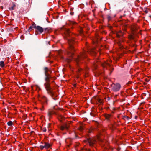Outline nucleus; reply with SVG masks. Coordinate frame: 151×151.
I'll list each match as a JSON object with an SVG mask.
<instances>
[{
    "mask_svg": "<svg viewBox=\"0 0 151 151\" xmlns=\"http://www.w3.org/2000/svg\"><path fill=\"white\" fill-rule=\"evenodd\" d=\"M63 29L65 30L66 38L69 44V48L67 51V54L68 55L71 57V58H66L64 59V57L62 56H61L60 57L61 58L64 59L65 61L69 63L72 60V59L73 58L72 56L74 55L73 52L76 50L74 47L75 44L76 42L74 40V37L71 35V34L69 29L66 28Z\"/></svg>",
    "mask_w": 151,
    "mask_h": 151,
    "instance_id": "1",
    "label": "nucleus"
},
{
    "mask_svg": "<svg viewBox=\"0 0 151 151\" xmlns=\"http://www.w3.org/2000/svg\"><path fill=\"white\" fill-rule=\"evenodd\" d=\"M43 69L45 76L44 79L45 81L44 84V86H45V88L47 89L50 87L49 85H50V79L52 78V77L50 74L48 73L49 69L48 67H44Z\"/></svg>",
    "mask_w": 151,
    "mask_h": 151,
    "instance_id": "2",
    "label": "nucleus"
},
{
    "mask_svg": "<svg viewBox=\"0 0 151 151\" xmlns=\"http://www.w3.org/2000/svg\"><path fill=\"white\" fill-rule=\"evenodd\" d=\"M49 87H50L47 89L45 88L47 91V93L48 95L51 96L54 100L55 101L57 99L56 97L57 96V95H55L53 91L52 90V88L50 85H49Z\"/></svg>",
    "mask_w": 151,
    "mask_h": 151,
    "instance_id": "3",
    "label": "nucleus"
},
{
    "mask_svg": "<svg viewBox=\"0 0 151 151\" xmlns=\"http://www.w3.org/2000/svg\"><path fill=\"white\" fill-rule=\"evenodd\" d=\"M111 90L114 92L119 91L121 88V85L119 83H116L111 85Z\"/></svg>",
    "mask_w": 151,
    "mask_h": 151,
    "instance_id": "4",
    "label": "nucleus"
},
{
    "mask_svg": "<svg viewBox=\"0 0 151 151\" xmlns=\"http://www.w3.org/2000/svg\"><path fill=\"white\" fill-rule=\"evenodd\" d=\"M86 57L85 53L83 52L81 55H78L77 58L74 59V60L77 64H78L80 62H81L84 58Z\"/></svg>",
    "mask_w": 151,
    "mask_h": 151,
    "instance_id": "5",
    "label": "nucleus"
},
{
    "mask_svg": "<svg viewBox=\"0 0 151 151\" xmlns=\"http://www.w3.org/2000/svg\"><path fill=\"white\" fill-rule=\"evenodd\" d=\"M35 29L36 31H35V33L36 35L38 34V32H40V34H41L44 31L43 28L39 26H36Z\"/></svg>",
    "mask_w": 151,
    "mask_h": 151,
    "instance_id": "6",
    "label": "nucleus"
},
{
    "mask_svg": "<svg viewBox=\"0 0 151 151\" xmlns=\"http://www.w3.org/2000/svg\"><path fill=\"white\" fill-rule=\"evenodd\" d=\"M69 125L67 123H64L63 125L60 127L61 129L63 130L65 129L68 130L70 127Z\"/></svg>",
    "mask_w": 151,
    "mask_h": 151,
    "instance_id": "7",
    "label": "nucleus"
},
{
    "mask_svg": "<svg viewBox=\"0 0 151 151\" xmlns=\"http://www.w3.org/2000/svg\"><path fill=\"white\" fill-rule=\"evenodd\" d=\"M87 142L89 144L90 146H93L94 143L95 141L91 139L90 138L86 140Z\"/></svg>",
    "mask_w": 151,
    "mask_h": 151,
    "instance_id": "8",
    "label": "nucleus"
},
{
    "mask_svg": "<svg viewBox=\"0 0 151 151\" xmlns=\"http://www.w3.org/2000/svg\"><path fill=\"white\" fill-rule=\"evenodd\" d=\"M36 26V24H35V23L33 22L32 25L29 27V28L28 29V31H29L33 28L35 29Z\"/></svg>",
    "mask_w": 151,
    "mask_h": 151,
    "instance_id": "9",
    "label": "nucleus"
},
{
    "mask_svg": "<svg viewBox=\"0 0 151 151\" xmlns=\"http://www.w3.org/2000/svg\"><path fill=\"white\" fill-rule=\"evenodd\" d=\"M42 99L43 101L44 102L45 104H47V98L45 96H43L42 98Z\"/></svg>",
    "mask_w": 151,
    "mask_h": 151,
    "instance_id": "10",
    "label": "nucleus"
},
{
    "mask_svg": "<svg viewBox=\"0 0 151 151\" xmlns=\"http://www.w3.org/2000/svg\"><path fill=\"white\" fill-rule=\"evenodd\" d=\"M92 112H91L90 113V115L92 116H94L96 114L95 113L96 112L95 110H93L92 111Z\"/></svg>",
    "mask_w": 151,
    "mask_h": 151,
    "instance_id": "11",
    "label": "nucleus"
},
{
    "mask_svg": "<svg viewBox=\"0 0 151 151\" xmlns=\"http://www.w3.org/2000/svg\"><path fill=\"white\" fill-rule=\"evenodd\" d=\"M45 148H47L50 147L51 145L50 144L47 142L45 143V145H44Z\"/></svg>",
    "mask_w": 151,
    "mask_h": 151,
    "instance_id": "12",
    "label": "nucleus"
},
{
    "mask_svg": "<svg viewBox=\"0 0 151 151\" xmlns=\"http://www.w3.org/2000/svg\"><path fill=\"white\" fill-rule=\"evenodd\" d=\"M4 64L3 61H1L0 62V66L1 68H3L4 66Z\"/></svg>",
    "mask_w": 151,
    "mask_h": 151,
    "instance_id": "13",
    "label": "nucleus"
},
{
    "mask_svg": "<svg viewBox=\"0 0 151 151\" xmlns=\"http://www.w3.org/2000/svg\"><path fill=\"white\" fill-rule=\"evenodd\" d=\"M57 116H58V119H59V121H60V122H61V119L62 118V116L60 115V114H58V115H57Z\"/></svg>",
    "mask_w": 151,
    "mask_h": 151,
    "instance_id": "14",
    "label": "nucleus"
},
{
    "mask_svg": "<svg viewBox=\"0 0 151 151\" xmlns=\"http://www.w3.org/2000/svg\"><path fill=\"white\" fill-rule=\"evenodd\" d=\"M16 5L13 3L12 6L10 7V9H16L15 8L16 6Z\"/></svg>",
    "mask_w": 151,
    "mask_h": 151,
    "instance_id": "15",
    "label": "nucleus"
},
{
    "mask_svg": "<svg viewBox=\"0 0 151 151\" xmlns=\"http://www.w3.org/2000/svg\"><path fill=\"white\" fill-rule=\"evenodd\" d=\"M7 125L9 126H11L12 125V122L11 121H9L7 122Z\"/></svg>",
    "mask_w": 151,
    "mask_h": 151,
    "instance_id": "16",
    "label": "nucleus"
},
{
    "mask_svg": "<svg viewBox=\"0 0 151 151\" xmlns=\"http://www.w3.org/2000/svg\"><path fill=\"white\" fill-rule=\"evenodd\" d=\"M89 52L91 54H93V55H94L95 53V52L92 49H91L90 51Z\"/></svg>",
    "mask_w": 151,
    "mask_h": 151,
    "instance_id": "17",
    "label": "nucleus"
},
{
    "mask_svg": "<svg viewBox=\"0 0 151 151\" xmlns=\"http://www.w3.org/2000/svg\"><path fill=\"white\" fill-rule=\"evenodd\" d=\"M52 112L50 111H48L47 113V115L48 116H49V117H51V115H52Z\"/></svg>",
    "mask_w": 151,
    "mask_h": 151,
    "instance_id": "18",
    "label": "nucleus"
},
{
    "mask_svg": "<svg viewBox=\"0 0 151 151\" xmlns=\"http://www.w3.org/2000/svg\"><path fill=\"white\" fill-rule=\"evenodd\" d=\"M119 33H121V35H119L118 34H116V36L117 37H120L121 36H122L123 35V34H122V32L121 31H119Z\"/></svg>",
    "mask_w": 151,
    "mask_h": 151,
    "instance_id": "19",
    "label": "nucleus"
},
{
    "mask_svg": "<svg viewBox=\"0 0 151 151\" xmlns=\"http://www.w3.org/2000/svg\"><path fill=\"white\" fill-rule=\"evenodd\" d=\"M69 22H70V25H74L75 24H76V23L75 22H73V21H69Z\"/></svg>",
    "mask_w": 151,
    "mask_h": 151,
    "instance_id": "20",
    "label": "nucleus"
},
{
    "mask_svg": "<svg viewBox=\"0 0 151 151\" xmlns=\"http://www.w3.org/2000/svg\"><path fill=\"white\" fill-rule=\"evenodd\" d=\"M107 17L109 21H110V20H111V17L110 15H107Z\"/></svg>",
    "mask_w": 151,
    "mask_h": 151,
    "instance_id": "21",
    "label": "nucleus"
},
{
    "mask_svg": "<svg viewBox=\"0 0 151 151\" xmlns=\"http://www.w3.org/2000/svg\"><path fill=\"white\" fill-rule=\"evenodd\" d=\"M98 101L101 104H103L102 101L101 99H98Z\"/></svg>",
    "mask_w": 151,
    "mask_h": 151,
    "instance_id": "22",
    "label": "nucleus"
},
{
    "mask_svg": "<svg viewBox=\"0 0 151 151\" xmlns=\"http://www.w3.org/2000/svg\"><path fill=\"white\" fill-rule=\"evenodd\" d=\"M84 6V5L83 4H80L79 6H78V7L82 9L83 8Z\"/></svg>",
    "mask_w": 151,
    "mask_h": 151,
    "instance_id": "23",
    "label": "nucleus"
},
{
    "mask_svg": "<svg viewBox=\"0 0 151 151\" xmlns=\"http://www.w3.org/2000/svg\"><path fill=\"white\" fill-rule=\"evenodd\" d=\"M44 31H45L46 32H48V29L47 28H46L43 29Z\"/></svg>",
    "mask_w": 151,
    "mask_h": 151,
    "instance_id": "24",
    "label": "nucleus"
},
{
    "mask_svg": "<svg viewBox=\"0 0 151 151\" xmlns=\"http://www.w3.org/2000/svg\"><path fill=\"white\" fill-rule=\"evenodd\" d=\"M43 132H45L46 131V129L45 128H41Z\"/></svg>",
    "mask_w": 151,
    "mask_h": 151,
    "instance_id": "25",
    "label": "nucleus"
},
{
    "mask_svg": "<svg viewBox=\"0 0 151 151\" xmlns=\"http://www.w3.org/2000/svg\"><path fill=\"white\" fill-rule=\"evenodd\" d=\"M40 148L42 150L44 148H45V146L44 145H40Z\"/></svg>",
    "mask_w": 151,
    "mask_h": 151,
    "instance_id": "26",
    "label": "nucleus"
},
{
    "mask_svg": "<svg viewBox=\"0 0 151 151\" xmlns=\"http://www.w3.org/2000/svg\"><path fill=\"white\" fill-rule=\"evenodd\" d=\"M110 116H111V115H108L106 116V118L107 119H108L110 117Z\"/></svg>",
    "mask_w": 151,
    "mask_h": 151,
    "instance_id": "27",
    "label": "nucleus"
},
{
    "mask_svg": "<svg viewBox=\"0 0 151 151\" xmlns=\"http://www.w3.org/2000/svg\"><path fill=\"white\" fill-rule=\"evenodd\" d=\"M106 65H108V66H110V65L109 63H106V64H105L104 65H103V66L105 67L106 66Z\"/></svg>",
    "mask_w": 151,
    "mask_h": 151,
    "instance_id": "28",
    "label": "nucleus"
},
{
    "mask_svg": "<svg viewBox=\"0 0 151 151\" xmlns=\"http://www.w3.org/2000/svg\"><path fill=\"white\" fill-rule=\"evenodd\" d=\"M83 127L81 126L80 127H79V129L81 130V131L82 130H83Z\"/></svg>",
    "mask_w": 151,
    "mask_h": 151,
    "instance_id": "29",
    "label": "nucleus"
},
{
    "mask_svg": "<svg viewBox=\"0 0 151 151\" xmlns=\"http://www.w3.org/2000/svg\"><path fill=\"white\" fill-rule=\"evenodd\" d=\"M125 119H127V120H129V118L128 116H126L125 117Z\"/></svg>",
    "mask_w": 151,
    "mask_h": 151,
    "instance_id": "30",
    "label": "nucleus"
},
{
    "mask_svg": "<svg viewBox=\"0 0 151 151\" xmlns=\"http://www.w3.org/2000/svg\"><path fill=\"white\" fill-rule=\"evenodd\" d=\"M9 31H13V28H9Z\"/></svg>",
    "mask_w": 151,
    "mask_h": 151,
    "instance_id": "31",
    "label": "nucleus"
},
{
    "mask_svg": "<svg viewBox=\"0 0 151 151\" xmlns=\"http://www.w3.org/2000/svg\"><path fill=\"white\" fill-rule=\"evenodd\" d=\"M53 114H55V115H57H57H58V114H57V113H56L55 112H54H54H53Z\"/></svg>",
    "mask_w": 151,
    "mask_h": 151,
    "instance_id": "32",
    "label": "nucleus"
},
{
    "mask_svg": "<svg viewBox=\"0 0 151 151\" xmlns=\"http://www.w3.org/2000/svg\"><path fill=\"white\" fill-rule=\"evenodd\" d=\"M148 10H145V13H147L148 12Z\"/></svg>",
    "mask_w": 151,
    "mask_h": 151,
    "instance_id": "33",
    "label": "nucleus"
},
{
    "mask_svg": "<svg viewBox=\"0 0 151 151\" xmlns=\"http://www.w3.org/2000/svg\"><path fill=\"white\" fill-rule=\"evenodd\" d=\"M53 109H56V110H57V109H59V110H60V108H58V109H56V108H55V107H54Z\"/></svg>",
    "mask_w": 151,
    "mask_h": 151,
    "instance_id": "34",
    "label": "nucleus"
},
{
    "mask_svg": "<svg viewBox=\"0 0 151 151\" xmlns=\"http://www.w3.org/2000/svg\"><path fill=\"white\" fill-rule=\"evenodd\" d=\"M73 14H74V12H70V14L71 15H72Z\"/></svg>",
    "mask_w": 151,
    "mask_h": 151,
    "instance_id": "35",
    "label": "nucleus"
},
{
    "mask_svg": "<svg viewBox=\"0 0 151 151\" xmlns=\"http://www.w3.org/2000/svg\"><path fill=\"white\" fill-rule=\"evenodd\" d=\"M82 70V69L81 68H79L78 70V71L79 72H80L81 71V70Z\"/></svg>",
    "mask_w": 151,
    "mask_h": 151,
    "instance_id": "36",
    "label": "nucleus"
},
{
    "mask_svg": "<svg viewBox=\"0 0 151 151\" xmlns=\"http://www.w3.org/2000/svg\"><path fill=\"white\" fill-rule=\"evenodd\" d=\"M74 87H76V84H74L73 86Z\"/></svg>",
    "mask_w": 151,
    "mask_h": 151,
    "instance_id": "37",
    "label": "nucleus"
},
{
    "mask_svg": "<svg viewBox=\"0 0 151 151\" xmlns=\"http://www.w3.org/2000/svg\"><path fill=\"white\" fill-rule=\"evenodd\" d=\"M59 8L60 9H61L62 8H61V7L62 8H63V6H59Z\"/></svg>",
    "mask_w": 151,
    "mask_h": 151,
    "instance_id": "38",
    "label": "nucleus"
},
{
    "mask_svg": "<svg viewBox=\"0 0 151 151\" xmlns=\"http://www.w3.org/2000/svg\"><path fill=\"white\" fill-rule=\"evenodd\" d=\"M1 9H3V6H1Z\"/></svg>",
    "mask_w": 151,
    "mask_h": 151,
    "instance_id": "39",
    "label": "nucleus"
},
{
    "mask_svg": "<svg viewBox=\"0 0 151 151\" xmlns=\"http://www.w3.org/2000/svg\"><path fill=\"white\" fill-rule=\"evenodd\" d=\"M137 116H135V119H137Z\"/></svg>",
    "mask_w": 151,
    "mask_h": 151,
    "instance_id": "40",
    "label": "nucleus"
},
{
    "mask_svg": "<svg viewBox=\"0 0 151 151\" xmlns=\"http://www.w3.org/2000/svg\"><path fill=\"white\" fill-rule=\"evenodd\" d=\"M131 38L132 39H133L134 38V37H133V36H132L131 37Z\"/></svg>",
    "mask_w": 151,
    "mask_h": 151,
    "instance_id": "41",
    "label": "nucleus"
},
{
    "mask_svg": "<svg viewBox=\"0 0 151 151\" xmlns=\"http://www.w3.org/2000/svg\"><path fill=\"white\" fill-rule=\"evenodd\" d=\"M113 69L112 70H111V73H110V74H111V73H112V71H113Z\"/></svg>",
    "mask_w": 151,
    "mask_h": 151,
    "instance_id": "42",
    "label": "nucleus"
},
{
    "mask_svg": "<svg viewBox=\"0 0 151 151\" xmlns=\"http://www.w3.org/2000/svg\"><path fill=\"white\" fill-rule=\"evenodd\" d=\"M110 100V98L109 97L108 98V100Z\"/></svg>",
    "mask_w": 151,
    "mask_h": 151,
    "instance_id": "43",
    "label": "nucleus"
},
{
    "mask_svg": "<svg viewBox=\"0 0 151 151\" xmlns=\"http://www.w3.org/2000/svg\"><path fill=\"white\" fill-rule=\"evenodd\" d=\"M73 9V8H71V7L70 9H71V10H72Z\"/></svg>",
    "mask_w": 151,
    "mask_h": 151,
    "instance_id": "44",
    "label": "nucleus"
},
{
    "mask_svg": "<svg viewBox=\"0 0 151 151\" xmlns=\"http://www.w3.org/2000/svg\"><path fill=\"white\" fill-rule=\"evenodd\" d=\"M95 10H92L93 12H95Z\"/></svg>",
    "mask_w": 151,
    "mask_h": 151,
    "instance_id": "45",
    "label": "nucleus"
},
{
    "mask_svg": "<svg viewBox=\"0 0 151 151\" xmlns=\"http://www.w3.org/2000/svg\"><path fill=\"white\" fill-rule=\"evenodd\" d=\"M120 148H118L117 150H120Z\"/></svg>",
    "mask_w": 151,
    "mask_h": 151,
    "instance_id": "46",
    "label": "nucleus"
},
{
    "mask_svg": "<svg viewBox=\"0 0 151 151\" xmlns=\"http://www.w3.org/2000/svg\"><path fill=\"white\" fill-rule=\"evenodd\" d=\"M122 16H120V18H122Z\"/></svg>",
    "mask_w": 151,
    "mask_h": 151,
    "instance_id": "47",
    "label": "nucleus"
},
{
    "mask_svg": "<svg viewBox=\"0 0 151 151\" xmlns=\"http://www.w3.org/2000/svg\"><path fill=\"white\" fill-rule=\"evenodd\" d=\"M60 1H58V3H59Z\"/></svg>",
    "mask_w": 151,
    "mask_h": 151,
    "instance_id": "48",
    "label": "nucleus"
},
{
    "mask_svg": "<svg viewBox=\"0 0 151 151\" xmlns=\"http://www.w3.org/2000/svg\"><path fill=\"white\" fill-rule=\"evenodd\" d=\"M68 140L67 139H66L65 140V142H67V141Z\"/></svg>",
    "mask_w": 151,
    "mask_h": 151,
    "instance_id": "49",
    "label": "nucleus"
},
{
    "mask_svg": "<svg viewBox=\"0 0 151 151\" xmlns=\"http://www.w3.org/2000/svg\"><path fill=\"white\" fill-rule=\"evenodd\" d=\"M50 124H49H49H48V125H49V126H50Z\"/></svg>",
    "mask_w": 151,
    "mask_h": 151,
    "instance_id": "50",
    "label": "nucleus"
},
{
    "mask_svg": "<svg viewBox=\"0 0 151 151\" xmlns=\"http://www.w3.org/2000/svg\"><path fill=\"white\" fill-rule=\"evenodd\" d=\"M125 117H126V116H124L123 117H124V118H125ZM123 119H124V118H123Z\"/></svg>",
    "mask_w": 151,
    "mask_h": 151,
    "instance_id": "51",
    "label": "nucleus"
},
{
    "mask_svg": "<svg viewBox=\"0 0 151 151\" xmlns=\"http://www.w3.org/2000/svg\"><path fill=\"white\" fill-rule=\"evenodd\" d=\"M50 9V10L52 9V8H50V9Z\"/></svg>",
    "mask_w": 151,
    "mask_h": 151,
    "instance_id": "52",
    "label": "nucleus"
},
{
    "mask_svg": "<svg viewBox=\"0 0 151 151\" xmlns=\"http://www.w3.org/2000/svg\"><path fill=\"white\" fill-rule=\"evenodd\" d=\"M104 9H107L106 8H104Z\"/></svg>",
    "mask_w": 151,
    "mask_h": 151,
    "instance_id": "53",
    "label": "nucleus"
},
{
    "mask_svg": "<svg viewBox=\"0 0 151 151\" xmlns=\"http://www.w3.org/2000/svg\"><path fill=\"white\" fill-rule=\"evenodd\" d=\"M31 132L32 133L34 132V131H32Z\"/></svg>",
    "mask_w": 151,
    "mask_h": 151,
    "instance_id": "54",
    "label": "nucleus"
},
{
    "mask_svg": "<svg viewBox=\"0 0 151 151\" xmlns=\"http://www.w3.org/2000/svg\"><path fill=\"white\" fill-rule=\"evenodd\" d=\"M116 14H115L114 16V17H115V16H116Z\"/></svg>",
    "mask_w": 151,
    "mask_h": 151,
    "instance_id": "55",
    "label": "nucleus"
},
{
    "mask_svg": "<svg viewBox=\"0 0 151 151\" xmlns=\"http://www.w3.org/2000/svg\"><path fill=\"white\" fill-rule=\"evenodd\" d=\"M149 17H151V15H150V16H149Z\"/></svg>",
    "mask_w": 151,
    "mask_h": 151,
    "instance_id": "56",
    "label": "nucleus"
},
{
    "mask_svg": "<svg viewBox=\"0 0 151 151\" xmlns=\"http://www.w3.org/2000/svg\"><path fill=\"white\" fill-rule=\"evenodd\" d=\"M146 84V83H145V85Z\"/></svg>",
    "mask_w": 151,
    "mask_h": 151,
    "instance_id": "57",
    "label": "nucleus"
}]
</instances>
